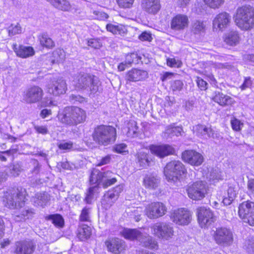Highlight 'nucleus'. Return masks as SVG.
I'll return each instance as SVG.
<instances>
[{
  "instance_id": "nucleus-53",
  "label": "nucleus",
  "mask_w": 254,
  "mask_h": 254,
  "mask_svg": "<svg viewBox=\"0 0 254 254\" xmlns=\"http://www.w3.org/2000/svg\"><path fill=\"white\" fill-rule=\"evenodd\" d=\"M119 5L123 8H129L133 4L134 0H116Z\"/></svg>"
},
{
  "instance_id": "nucleus-13",
  "label": "nucleus",
  "mask_w": 254,
  "mask_h": 254,
  "mask_svg": "<svg viewBox=\"0 0 254 254\" xmlns=\"http://www.w3.org/2000/svg\"><path fill=\"white\" fill-rule=\"evenodd\" d=\"M144 212L149 218L157 219L166 214L167 208L162 202H154L146 206Z\"/></svg>"
},
{
  "instance_id": "nucleus-49",
  "label": "nucleus",
  "mask_w": 254,
  "mask_h": 254,
  "mask_svg": "<svg viewBox=\"0 0 254 254\" xmlns=\"http://www.w3.org/2000/svg\"><path fill=\"white\" fill-rule=\"evenodd\" d=\"M87 45L93 48L98 49L102 46V44L99 39H90L88 40Z\"/></svg>"
},
{
  "instance_id": "nucleus-3",
  "label": "nucleus",
  "mask_w": 254,
  "mask_h": 254,
  "mask_svg": "<svg viewBox=\"0 0 254 254\" xmlns=\"http://www.w3.org/2000/svg\"><path fill=\"white\" fill-rule=\"evenodd\" d=\"M235 23L243 30H249L254 28V8L245 5L237 10Z\"/></svg>"
},
{
  "instance_id": "nucleus-23",
  "label": "nucleus",
  "mask_w": 254,
  "mask_h": 254,
  "mask_svg": "<svg viewBox=\"0 0 254 254\" xmlns=\"http://www.w3.org/2000/svg\"><path fill=\"white\" fill-rule=\"evenodd\" d=\"M150 150L152 154H153L160 158H164L169 155L173 154L175 149L169 145L150 146Z\"/></svg>"
},
{
  "instance_id": "nucleus-25",
  "label": "nucleus",
  "mask_w": 254,
  "mask_h": 254,
  "mask_svg": "<svg viewBox=\"0 0 254 254\" xmlns=\"http://www.w3.org/2000/svg\"><path fill=\"white\" fill-rule=\"evenodd\" d=\"M148 73L146 71L132 68L126 74V80L129 82L141 81L147 77Z\"/></svg>"
},
{
  "instance_id": "nucleus-48",
  "label": "nucleus",
  "mask_w": 254,
  "mask_h": 254,
  "mask_svg": "<svg viewBox=\"0 0 254 254\" xmlns=\"http://www.w3.org/2000/svg\"><path fill=\"white\" fill-rule=\"evenodd\" d=\"M113 151L115 152L120 154H124L128 152L127 150V146L125 143L116 144L113 147Z\"/></svg>"
},
{
  "instance_id": "nucleus-63",
  "label": "nucleus",
  "mask_w": 254,
  "mask_h": 254,
  "mask_svg": "<svg viewBox=\"0 0 254 254\" xmlns=\"http://www.w3.org/2000/svg\"><path fill=\"white\" fill-rule=\"evenodd\" d=\"M34 128L38 133L45 134L48 132V130L45 126H35Z\"/></svg>"
},
{
  "instance_id": "nucleus-15",
  "label": "nucleus",
  "mask_w": 254,
  "mask_h": 254,
  "mask_svg": "<svg viewBox=\"0 0 254 254\" xmlns=\"http://www.w3.org/2000/svg\"><path fill=\"white\" fill-rule=\"evenodd\" d=\"M214 238L217 244L223 246H229L233 241L232 232L226 228L217 229Z\"/></svg>"
},
{
  "instance_id": "nucleus-42",
  "label": "nucleus",
  "mask_w": 254,
  "mask_h": 254,
  "mask_svg": "<svg viewBox=\"0 0 254 254\" xmlns=\"http://www.w3.org/2000/svg\"><path fill=\"white\" fill-rule=\"evenodd\" d=\"M47 218L48 220H51L57 227H62L64 226V219L60 214L50 215Z\"/></svg>"
},
{
  "instance_id": "nucleus-37",
  "label": "nucleus",
  "mask_w": 254,
  "mask_h": 254,
  "mask_svg": "<svg viewBox=\"0 0 254 254\" xmlns=\"http://www.w3.org/2000/svg\"><path fill=\"white\" fill-rule=\"evenodd\" d=\"M127 135L129 137H135L138 136L139 131L137 126V123L133 120H130L127 124Z\"/></svg>"
},
{
  "instance_id": "nucleus-5",
  "label": "nucleus",
  "mask_w": 254,
  "mask_h": 254,
  "mask_svg": "<svg viewBox=\"0 0 254 254\" xmlns=\"http://www.w3.org/2000/svg\"><path fill=\"white\" fill-rule=\"evenodd\" d=\"M122 235L126 239L138 241L144 247L154 249L156 246L151 237L141 230L125 229L122 231Z\"/></svg>"
},
{
  "instance_id": "nucleus-54",
  "label": "nucleus",
  "mask_w": 254,
  "mask_h": 254,
  "mask_svg": "<svg viewBox=\"0 0 254 254\" xmlns=\"http://www.w3.org/2000/svg\"><path fill=\"white\" fill-rule=\"evenodd\" d=\"M197 86L201 90H205L207 88V83L199 77H196Z\"/></svg>"
},
{
  "instance_id": "nucleus-56",
  "label": "nucleus",
  "mask_w": 254,
  "mask_h": 254,
  "mask_svg": "<svg viewBox=\"0 0 254 254\" xmlns=\"http://www.w3.org/2000/svg\"><path fill=\"white\" fill-rule=\"evenodd\" d=\"M93 13L96 16V18L99 20H105L109 17L105 12L99 11H94Z\"/></svg>"
},
{
  "instance_id": "nucleus-64",
  "label": "nucleus",
  "mask_w": 254,
  "mask_h": 254,
  "mask_svg": "<svg viewBox=\"0 0 254 254\" xmlns=\"http://www.w3.org/2000/svg\"><path fill=\"white\" fill-rule=\"evenodd\" d=\"M133 213L134 215V219L136 222H138L141 219V216L142 213V210L140 208H137L134 210Z\"/></svg>"
},
{
  "instance_id": "nucleus-33",
  "label": "nucleus",
  "mask_w": 254,
  "mask_h": 254,
  "mask_svg": "<svg viewBox=\"0 0 254 254\" xmlns=\"http://www.w3.org/2000/svg\"><path fill=\"white\" fill-rule=\"evenodd\" d=\"M91 229L87 225H80L77 229V237L81 241H84L90 237Z\"/></svg>"
},
{
  "instance_id": "nucleus-30",
  "label": "nucleus",
  "mask_w": 254,
  "mask_h": 254,
  "mask_svg": "<svg viewBox=\"0 0 254 254\" xmlns=\"http://www.w3.org/2000/svg\"><path fill=\"white\" fill-rule=\"evenodd\" d=\"M160 178L154 175L149 174L145 176L143 179V185L148 189L155 190L159 186Z\"/></svg>"
},
{
  "instance_id": "nucleus-45",
  "label": "nucleus",
  "mask_w": 254,
  "mask_h": 254,
  "mask_svg": "<svg viewBox=\"0 0 254 254\" xmlns=\"http://www.w3.org/2000/svg\"><path fill=\"white\" fill-rule=\"evenodd\" d=\"M184 87V83L181 80H175L170 82V89L173 92L181 91Z\"/></svg>"
},
{
  "instance_id": "nucleus-29",
  "label": "nucleus",
  "mask_w": 254,
  "mask_h": 254,
  "mask_svg": "<svg viewBox=\"0 0 254 254\" xmlns=\"http://www.w3.org/2000/svg\"><path fill=\"white\" fill-rule=\"evenodd\" d=\"M212 100L222 106L232 105L235 103L234 100L230 96L220 92H215Z\"/></svg>"
},
{
  "instance_id": "nucleus-1",
  "label": "nucleus",
  "mask_w": 254,
  "mask_h": 254,
  "mask_svg": "<svg viewBox=\"0 0 254 254\" xmlns=\"http://www.w3.org/2000/svg\"><path fill=\"white\" fill-rule=\"evenodd\" d=\"M72 82L75 90L90 95H94L101 90L98 78L86 72H79L74 74Z\"/></svg>"
},
{
  "instance_id": "nucleus-6",
  "label": "nucleus",
  "mask_w": 254,
  "mask_h": 254,
  "mask_svg": "<svg viewBox=\"0 0 254 254\" xmlns=\"http://www.w3.org/2000/svg\"><path fill=\"white\" fill-rule=\"evenodd\" d=\"M117 181L115 175L109 171L102 172L98 170L94 169L92 171L90 177V182L91 184L102 185L104 188L114 185Z\"/></svg>"
},
{
  "instance_id": "nucleus-26",
  "label": "nucleus",
  "mask_w": 254,
  "mask_h": 254,
  "mask_svg": "<svg viewBox=\"0 0 254 254\" xmlns=\"http://www.w3.org/2000/svg\"><path fill=\"white\" fill-rule=\"evenodd\" d=\"M13 49L16 55L22 58H26L32 56L35 54L34 49L30 46H24L13 44Z\"/></svg>"
},
{
  "instance_id": "nucleus-40",
  "label": "nucleus",
  "mask_w": 254,
  "mask_h": 254,
  "mask_svg": "<svg viewBox=\"0 0 254 254\" xmlns=\"http://www.w3.org/2000/svg\"><path fill=\"white\" fill-rule=\"evenodd\" d=\"M210 128L206 127L205 125H197L194 127V129L197 136L207 139V137L206 136L208 137Z\"/></svg>"
},
{
  "instance_id": "nucleus-27",
  "label": "nucleus",
  "mask_w": 254,
  "mask_h": 254,
  "mask_svg": "<svg viewBox=\"0 0 254 254\" xmlns=\"http://www.w3.org/2000/svg\"><path fill=\"white\" fill-rule=\"evenodd\" d=\"M188 25V18L187 16L182 14H178L173 18L171 27L175 30H180L184 29Z\"/></svg>"
},
{
  "instance_id": "nucleus-44",
  "label": "nucleus",
  "mask_w": 254,
  "mask_h": 254,
  "mask_svg": "<svg viewBox=\"0 0 254 254\" xmlns=\"http://www.w3.org/2000/svg\"><path fill=\"white\" fill-rule=\"evenodd\" d=\"M244 247L249 254H254V238H248L245 241Z\"/></svg>"
},
{
  "instance_id": "nucleus-35",
  "label": "nucleus",
  "mask_w": 254,
  "mask_h": 254,
  "mask_svg": "<svg viewBox=\"0 0 254 254\" xmlns=\"http://www.w3.org/2000/svg\"><path fill=\"white\" fill-rule=\"evenodd\" d=\"M239 41L240 37L237 31H231L225 34L224 37V42L230 46L236 45Z\"/></svg>"
},
{
  "instance_id": "nucleus-43",
  "label": "nucleus",
  "mask_w": 254,
  "mask_h": 254,
  "mask_svg": "<svg viewBox=\"0 0 254 254\" xmlns=\"http://www.w3.org/2000/svg\"><path fill=\"white\" fill-rule=\"evenodd\" d=\"M205 4L213 9L219 8L224 3L225 0H203Z\"/></svg>"
},
{
  "instance_id": "nucleus-46",
  "label": "nucleus",
  "mask_w": 254,
  "mask_h": 254,
  "mask_svg": "<svg viewBox=\"0 0 254 254\" xmlns=\"http://www.w3.org/2000/svg\"><path fill=\"white\" fill-rule=\"evenodd\" d=\"M7 30L9 36H12L20 34L22 32V28L18 23H17L16 25L12 24L8 27Z\"/></svg>"
},
{
  "instance_id": "nucleus-11",
  "label": "nucleus",
  "mask_w": 254,
  "mask_h": 254,
  "mask_svg": "<svg viewBox=\"0 0 254 254\" xmlns=\"http://www.w3.org/2000/svg\"><path fill=\"white\" fill-rule=\"evenodd\" d=\"M198 222L201 228L207 227L215 220L212 211L209 207L200 206L196 209Z\"/></svg>"
},
{
  "instance_id": "nucleus-20",
  "label": "nucleus",
  "mask_w": 254,
  "mask_h": 254,
  "mask_svg": "<svg viewBox=\"0 0 254 254\" xmlns=\"http://www.w3.org/2000/svg\"><path fill=\"white\" fill-rule=\"evenodd\" d=\"M66 89V82L62 78L52 81L47 87L48 92L55 96L64 94Z\"/></svg>"
},
{
  "instance_id": "nucleus-36",
  "label": "nucleus",
  "mask_w": 254,
  "mask_h": 254,
  "mask_svg": "<svg viewBox=\"0 0 254 254\" xmlns=\"http://www.w3.org/2000/svg\"><path fill=\"white\" fill-rule=\"evenodd\" d=\"M107 30L114 34H119L122 35L127 32V29L125 26L122 24L114 25L111 23L106 25Z\"/></svg>"
},
{
  "instance_id": "nucleus-28",
  "label": "nucleus",
  "mask_w": 254,
  "mask_h": 254,
  "mask_svg": "<svg viewBox=\"0 0 254 254\" xmlns=\"http://www.w3.org/2000/svg\"><path fill=\"white\" fill-rule=\"evenodd\" d=\"M143 9L150 14H156L160 9L159 0H143L142 2Z\"/></svg>"
},
{
  "instance_id": "nucleus-12",
  "label": "nucleus",
  "mask_w": 254,
  "mask_h": 254,
  "mask_svg": "<svg viewBox=\"0 0 254 254\" xmlns=\"http://www.w3.org/2000/svg\"><path fill=\"white\" fill-rule=\"evenodd\" d=\"M42 89L38 86L28 88L24 92L23 100L27 104H34L40 102L43 96Z\"/></svg>"
},
{
  "instance_id": "nucleus-38",
  "label": "nucleus",
  "mask_w": 254,
  "mask_h": 254,
  "mask_svg": "<svg viewBox=\"0 0 254 254\" xmlns=\"http://www.w3.org/2000/svg\"><path fill=\"white\" fill-rule=\"evenodd\" d=\"M41 45L47 49H52L55 46L53 40L47 34H42L38 37Z\"/></svg>"
},
{
  "instance_id": "nucleus-14",
  "label": "nucleus",
  "mask_w": 254,
  "mask_h": 254,
  "mask_svg": "<svg viewBox=\"0 0 254 254\" xmlns=\"http://www.w3.org/2000/svg\"><path fill=\"white\" fill-rule=\"evenodd\" d=\"M36 248L34 241L26 239L16 241L14 243V254H32Z\"/></svg>"
},
{
  "instance_id": "nucleus-34",
  "label": "nucleus",
  "mask_w": 254,
  "mask_h": 254,
  "mask_svg": "<svg viewBox=\"0 0 254 254\" xmlns=\"http://www.w3.org/2000/svg\"><path fill=\"white\" fill-rule=\"evenodd\" d=\"M56 8L62 11H69L71 5L67 0H47Z\"/></svg>"
},
{
  "instance_id": "nucleus-62",
  "label": "nucleus",
  "mask_w": 254,
  "mask_h": 254,
  "mask_svg": "<svg viewBox=\"0 0 254 254\" xmlns=\"http://www.w3.org/2000/svg\"><path fill=\"white\" fill-rule=\"evenodd\" d=\"M252 84V82L250 77H246L243 84L240 86V88L243 90L248 88H250Z\"/></svg>"
},
{
  "instance_id": "nucleus-59",
  "label": "nucleus",
  "mask_w": 254,
  "mask_h": 254,
  "mask_svg": "<svg viewBox=\"0 0 254 254\" xmlns=\"http://www.w3.org/2000/svg\"><path fill=\"white\" fill-rule=\"evenodd\" d=\"M247 188L249 193L254 197V179H250L248 181Z\"/></svg>"
},
{
  "instance_id": "nucleus-57",
  "label": "nucleus",
  "mask_w": 254,
  "mask_h": 254,
  "mask_svg": "<svg viewBox=\"0 0 254 254\" xmlns=\"http://www.w3.org/2000/svg\"><path fill=\"white\" fill-rule=\"evenodd\" d=\"M70 100L73 103L75 102H79V103H82L85 101V98L79 95L71 94L69 96Z\"/></svg>"
},
{
  "instance_id": "nucleus-31",
  "label": "nucleus",
  "mask_w": 254,
  "mask_h": 254,
  "mask_svg": "<svg viewBox=\"0 0 254 254\" xmlns=\"http://www.w3.org/2000/svg\"><path fill=\"white\" fill-rule=\"evenodd\" d=\"M50 200V196L46 192L36 193L32 198V201L35 206L44 207Z\"/></svg>"
},
{
  "instance_id": "nucleus-60",
  "label": "nucleus",
  "mask_w": 254,
  "mask_h": 254,
  "mask_svg": "<svg viewBox=\"0 0 254 254\" xmlns=\"http://www.w3.org/2000/svg\"><path fill=\"white\" fill-rule=\"evenodd\" d=\"M241 124L240 121L237 119H235L231 121V125L233 129L236 131H238L241 129Z\"/></svg>"
},
{
  "instance_id": "nucleus-2",
  "label": "nucleus",
  "mask_w": 254,
  "mask_h": 254,
  "mask_svg": "<svg viewBox=\"0 0 254 254\" xmlns=\"http://www.w3.org/2000/svg\"><path fill=\"white\" fill-rule=\"evenodd\" d=\"M93 140L97 144L107 146L113 144L117 138L116 129L111 126L99 125L94 128L92 134Z\"/></svg>"
},
{
  "instance_id": "nucleus-10",
  "label": "nucleus",
  "mask_w": 254,
  "mask_h": 254,
  "mask_svg": "<svg viewBox=\"0 0 254 254\" xmlns=\"http://www.w3.org/2000/svg\"><path fill=\"white\" fill-rule=\"evenodd\" d=\"M238 213L245 223L254 226V202L244 201L239 206Z\"/></svg>"
},
{
  "instance_id": "nucleus-4",
  "label": "nucleus",
  "mask_w": 254,
  "mask_h": 254,
  "mask_svg": "<svg viewBox=\"0 0 254 254\" xmlns=\"http://www.w3.org/2000/svg\"><path fill=\"white\" fill-rule=\"evenodd\" d=\"M58 118L63 123L73 125L84 122L86 119V113L79 107H66L59 114Z\"/></svg>"
},
{
  "instance_id": "nucleus-24",
  "label": "nucleus",
  "mask_w": 254,
  "mask_h": 254,
  "mask_svg": "<svg viewBox=\"0 0 254 254\" xmlns=\"http://www.w3.org/2000/svg\"><path fill=\"white\" fill-rule=\"evenodd\" d=\"M134 156L136 163L141 169L146 168L150 166L152 159L148 151L139 150Z\"/></svg>"
},
{
  "instance_id": "nucleus-61",
  "label": "nucleus",
  "mask_w": 254,
  "mask_h": 254,
  "mask_svg": "<svg viewBox=\"0 0 254 254\" xmlns=\"http://www.w3.org/2000/svg\"><path fill=\"white\" fill-rule=\"evenodd\" d=\"M94 189V187H91L89 189L88 192L87 193L86 196L85 198L86 202L88 203H90L91 202V200L93 198V191Z\"/></svg>"
},
{
  "instance_id": "nucleus-16",
  "label": "nucleus",
  "mask_w": 254,
  "mask_h": 254,
  "mask_svg": "<svg viewBox=\"0 0 254 254\" xmlns=\"http://www.w3.org/2000/svg\"><path fill=\"white\" fill-rule=\"evenodd\" d=\"M151 229L152 233L159 238L168 239L173 235L172 227L164 222L156 223Z\"/></svg>"
},
{
  "instance_id": "nucleus-17",
  "label": "nucleus",
  "mask_w": 254,
  "mask_h": 254,
  "mask_svg": "<svg viewBox=\"0 0 254 254\" xmlns=\"http://www.w3.org/2000/svg\"><path fill=\"white\" fill-rule=\"evenodd\" d=\"M173 221L180 225L189 224L191 218V214L190 211L184 209L180 208L174 210L171 216Z\"/></svg>"
},
{
  "instance_id": "nucleus-7",
  "label": "nucleus",
  "mask_w": 254,
  "mask_h": 254,
  "mask_svg": "<svg viewBox=\"0 0 254 254\" xmlns=\"http://www.w3.org/2000/svg\"><path fill=\"white\" fill-rule=\"evenodd\" d=\"M187 173L185 166L179 161H172L167 164L164 174L168 182H176Z\"/></svg>"
},
{
  "instance_id": "nucleus-21",
  "label": "nucleus",
  "mask_w": 254,
  "mask_h": 254,
  "mask_svg": "<svg viewBox=\"0 0 254 254\" xmlns=\"http://www.w3.org/2000/svg\"><path fill=\"white\" fill-rule=\"evenodd\" d=\"M105 245L109 251L115 254L121 253L126 248L125 242L117 238L107 240Z\"/></svg>"
},
{
  "instance_id": "nucleus-50",
  "label": "nucleus",
  "mask_w": 254,
  "mask_h": 254,
  "mask_svg": "<svg viewBox=\"0 0 254 254\" xmlns=\"http://www.w3.org/2000/svg\"><path fill=\"white\" fill-rule=\"evenodd\" d=\"M22 171L21 166L18 164H15L10 167V174L14 177L19 175Z\"/></svg>"
},
{
  "instance_id": "nucleus-58",
  "label": "nucleus",
  "mask_w": 254,
  "mask_h": 254,
  "mask_svg": "<svg viewBox=\"0 0 254 254\" xmlns=\"http://www.w3.org/2000/svg\"><path fill=\"white\" fill-rule=\"evenodd\" d=\"M137 54L135 53H131L126 56V61L125 62L127 65H130L133 63L134 60L137 58Z\"/></svg>"
},
{
  "instance_id": "nucleus-32",
  "label": "nucleus",
  "mask_w": 254,
  "mask_h": 254,
  "mask_svg": "<svg viewBox=\"0 0 254 254\" xmlns=\"http://www.w3.org/2000/svg\"><path fill=\"white\" fill-rule=\"evenodd\" d=\"M183 129L182 127L174 126L173 125L168 126L164 131V137L166 138H172L173 136H179L182 135Z\"/></svg>"
},
{
  "instance_id": "nucleus-41",
  "label": "nucleus",
  "mask_w": 254,
  "mask_h": 254,
  "mask_svg": "<svg viewBox=\"0 0 254 254\" xmlns=\"http://www.w3.org/2000/svg\"><path fill=\"white\" fill-rule=\"evenodd\" d=\"M34 214L32 209H23L20 214L15 215V219L17 221L25 220L31 218Z\"/></svg>"
},
{
  "instance_id": "nucleus-18",
  "label": "nucleus",
  "mask_w": 254,
  "mask_h": 254,
  "mask_svg": "<svg viewBox=\"0 0 254 254\" xmlns=\"http://www.w3.org/2000/svg\"><path fill=\"white\" fill-rule=\"evenodd\" d=\"M123 187L118 186L113 190H109L103 196L102 204L105 209L109 208L115 202L119 197V194L122 191Z\"/></svg>"
},
{
  "instance_id": "nucleus-19",
  "label": "nucleus",
  "mask_w": 254,
  "mask_h": 254,
  "mask_svg": "<svg viewBox=\"0 0 254 254\" xmlns=\"http://www.w3.org/2000/svg\"><path fill=\"white\" fill-rule=\"evenodd\" d=\"M182 159L186 162L194 166H199L203 162L202 155L193 150H186L182 153Z\"/></svg>"
},
{
  "instance_id": "nucleus-39",
  "label": "nucleus",
  "mask_w": 254,
  "mask_h": 254,
  "mask_svg": "<svg viewBox=\"0 0 254 254\" xmlns=\"http://www.w3.org/2000/svg\"><path fill=\"white\" fill-rule=\"evenodd\" d=\"M65 58L64 52L62 49H57L53 53L51 63L52 64L62 63Z\"/></svg>"
},
{
  "instance_id": "nucleus-8",
  "label": "nucleus",
  "mask_w": 254,
  "mask_h": 254,
  "mask_svg": "<svg viewBox=\"0 0 254 254\" xmlns=\"http://www.w3.org/2000/svg\"><path fill=\"white\" fill-rule=\"evenodd\" d=\"M25 192L22 189L6 192L3 200L5 206L10 209L21 207L25 201Z\"/></svg>"
},
{
  "instance_id": "nucleus-52",
  "label": "nucleus",
  "mask_w": 254,
  "mask_h": 254,
  "mask_svg": "<svg viewBox=\"0 0 254 254\" xmlns=\"http://www.w3.org/2000/svg\"><path fill=\"white\" fill-rule=\"evenodd\" d=\"M79 220L81 221H88L89 220V209L84 208L80 214Z\"/></svg>"
},
{
  "instance_id": "nucleus-22",
  "label": "nucleus",
  "mask_w": 254,
  "mask_h": 254,
  "mask_svg": "<svg viewBox=\"0 0 254 254\" xmlns=\"http://www.w3.org/2000/svg\"><path fill=\"white\" fill-rule=\"evenodd\" d=\"M231 16L227 12H222L217 14L213 21V29L222 30L229 24Z\"/></svg>"
},
{
  "instance_id": "nucleus-51",
  "label": "nucleus",
  "mask_w": 254,
  "mask_h": 254,
  "mask_svg": "<svg viewBox=\"0 0 254 254\" xmlns=\"http://www.w3.org/2000/svg\"><path fill=\"white\" fill-rule=\"evenodd\" d=\"M222 176L221 172L217 169L213 170L209 175V179L212 181L221 180Z\"/></svg>"
},
{
  "instance_id": "nucleus-55",
  "label": "nucleus",
  "mask_w": 254,
  "mask_h": 254,
  "mask_svg": "<svg viewBox=\"0 0 254 254\" xmlns=\"http://www.w3.org/2000/svg\"><path fill=\"white\" fill-rule=\"evenodd\" d=\"M139 39L142 41H147L150 42L152 40V37L151 33L144 31L139 35Z\"/></svg>"
},
{
  "instance_id": "nucleus-47",
  "label": "nucleus",
  "mask_w": 254,
  "mask_h": 254,
  "mask_svg": "<svg viewBox=\"0 0 254 254\" xmlns=\"http://www.w3.org/2000/svg\"><path fill=\"white\" fill-rule=\"evenodd\" d=\"M205 26L204 25L203 22L196 21L194 22L192 25V31L194 34H198L201 32H203L204 31Z\"/></svg>"
},
{
  "instance_id": "nucleus-9",
  "label": "nucleus",
  "mask_w": 254,
  "mask_h": 254,
  "mask_svg": "<svg viewBox=\"0 0 254 254\" xmlns=\"http://www.w3.org/2000/svg\"><path fill=\"white\" fill-rule=\"evenodd\" d=\"M186 190L190 199L199 200L205 197L207 192V188L205 182L197 181L188 185Z\"/></svg>"
}]
</instances>
